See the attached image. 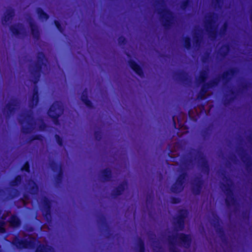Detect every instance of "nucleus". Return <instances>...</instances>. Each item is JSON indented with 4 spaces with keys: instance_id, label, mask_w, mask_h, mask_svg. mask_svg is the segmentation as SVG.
I'll return each mask as SVG.
<instances>
[{
    "instance_id": "obj_27",
    "label": "nucleus",
    "mask_w": 252,
    "mask_h": 252,
    "mask_svg": "<svg viewBox=\"0 0 252 252\" xmlns=\"http://www.w3.org/2000/svg\"><path fill=\"white\" fill-rule=\"evenodd\" d=\"M230 48L228 44L222 45L219 49L218 54L221 57L225 58L229 53Z\"/></svg>"
},
{
    "instance_id": "obj_20",
    "label": "nucleus",
    "mask_w": 252,
    "mask_h": 252,
    "mask_svg": "<svg viewBox=\"0 0 252 252\" xmlns=\"http://www.w3.org/2000/svg\"><path fill=\"white\" fill-rule=\"evenodd\" d=\"M177 120L178 124V129L186 130L184 132H187L188 127L185 125L187 123L186 115L183 113L181 112L180 116L177 117Z\"/></svg>"
},
{
    "instance_id": "obj_35",
    "label": "nucleus",
    "mask_w": 252,
    "mask_h": 252,
    "mask_svg": "<svg viewBox=\"0 0 252 252\" xmlns=\"http://www.w3.org/2000/svg\"><path fill=\"white\" fill-rule=\"evenodd\" d=\"M193 42L196 46H199L202 40V36L199 32H195L193 34Z\"/></svg>"
},
{
    "instance_id": "obj_55",
    "label": "nucleus",
    "mask_w": 252,
    "mask_h": 252,
    "mask_svg": "<svg viewBox=\"0 0 252 252\" xmlns=\"http://www.w3.org/2000/svg\"><path fill=\"white\" fill-rule=\"evenodd\" d=\"M95 139L97 141H100L102 137V133L100 131H95L94 133Z\"/></svg>"
},
{
    "instance_id": "obj_19",
    "label": "nucleus",
    "mask_w": 252,
    "mask_h": 252,
    "mask_svg": "<svg viewBox=\"0 0 252 252\" xmlns=\"http://www.w3.org/2000/svg\"><path fill=\"white\" fill-rule=\"evenodd\" d=\"M173 77L176 80L184 83L190 82V79L189 77L188 74L183 70L175 72L173 74Z\"/></svg>"
},
{
    "instance_id": "obj_45",
    "label": "nucleus",
    "mask_w": 252,
    "mask_h": 252,
    "mask_svg": "<svg viewBox=\"0 0 252 252\" xmlns=\"http://www.w3.org/2000/svg\"><path fill=\"white\" fill-rule=\"evenodd\" d=\"M210 58V54L209 52L204 53V55L201 58V61L203 63H206Z\"/></svg>"
},
{
    "instance_id": "obj_39",
    "label": "nucleus",
    "mask_w": 252,
    "mask_h": 252,
    "mask_svg": "<svg viewBox=\"0 0 252 252\" xmlns=\"http://www.w3.org/2000/svg\"><path fill=\"white\" fill-rule=\"evenodd\" d=\"M191 4L192 1L190 0H184L181 2L180 7L182 10H185Z\"/></svg>"
},
{
    "instance_id": "obj_25",
    "label": "nucleus",
    "mask_w": 252,
    "mask_h": 252,
    "mask_svg": "<svg viewBox=\"0 0 252 252\" xmlns=\"http://www.w3.org/2000/svg\"><path fill=\"white\" fill-rule=\"evenodd\" d=\"M209 73V69L207 67L205 69L200 71L199 76L196 79V82L199 84H204L208 78Z\"/></svg>"
},
{
    "instance_id": "obj_11",
    "label": "nucleus",
    "mask_w": 252,
    "mask_h": 252,
    "mask_svg": "<svg viewBox=\"0 0 252 252\" xmlns=\"http://www.w3.org/2000/svg\"><path fill=\"white\" fill-rule=\"evenodd\" d=\"M40 210L48 222L51 220V201L46 196L41 199Z\"/></svg>"
},
{
    "instance_id": "obj_28",
    "label": "nucleus",
    "mask_w": 252,
    "mask_h": 252,
    "mask_svg": "<svg viewBox=\"0 0 252 252\" xmlns=\"http://www.w3.org/2000/svg\"><path fill=\"white\" fill-rule=\"evenodd\" d=\"M81 99L82 101L88 107L93 108V106L91 101L88 99V90L87 89H84L83 91L81 96Z\"/></svg>"
},
{
    "instance_id": "obj_32",
    "label": "nucleus",
    "mask_w": 252,
    "mask_h": 252,
    "mask_svg": "<svg viewBox=\"0 0 252 252\" xmlns=\"http://www.w3.org/2000/svg\"><path fill=\"white\" fill-rule=\"evenodd\" d=\"M188 215V212L186 209L180 210L178 212V215L174 220H179L185 222V219Z\"/></svg>"
},
{
    "instance_id": "obj_10",
    "label": "nucleus",
    "mask_w": 252,
    "mask_h": 252,
    "mask_svg": "<svg viewBox=\"0 0 252 252\" xmlns=\"http://www.w3.org/2000/svg\"><path fill=\"white\" fill-rule=\"evenodd\" d=\"M37 242H39V241L35 237L32 236H29L28 239L20 240L19 239V234L17 233V249L19 248L34 249Z\"/></svg>"
},
{
    "instance_id": "obj_6",
    "label": "nucleus",
    "mask_w": 252,
    "mask_h": 252,
    "mask_svg": "<svg viewBox=\"0 0 252 252\" xmlns=\"http://www.w3.org/2000/svg\"><path fill=\"white\" fill-rule=\"evenodd\" d=\"M63 106L60 101H55L50 106L48 111V115L52 120L53 123L58 125L59 124V118L63 113Z\"/></svg>"
},
{
    "instance_id": "obj_48",
    "label": "nucleus",
    "mask_w": 252,
    "mask_h": 252,
    "mask_svg": "<svg viewBox=\"0 0 252 252\" xmlns=\"http://www.w3.org/2000/svg\"><path fill=\"white\" fill-rule=\"evenodd\" d=\"M194 111L193 110L190 109L188 112V115L189 119L193 121H197V116L194 115Z\"/></svg>"
},
{
    "instance_id": "obj_26",
    "label": "nucleus",
    "mask_w": 252,
    "mask_h": 252,
    "mask_svg": "<svg viewBox=\"0 0 252 252\" xmlns=\"http://www.w3.org/2000/svg\"><path fill=\"white\" fill-rule=\"evenodd\" d=\"M35 252H54L51 246L47 244H40L37 246Z\"/></svg>"
},
{
    "instance_id": "obj_23",
    "label": "nucleus",
    "mask_w": 252,
    "mask_h": 252,
    "mask_svg": "<svg viewBox=\"0 0 252 252\" xmlns=\"http://www.w3.org/2000/svg\"><path fill=\"white\" fill-rule=\"evenodd\" d=\"M130 67L139 76L143 77L144 73L141 67L134 61L129 60L128 62Z\"/></svg>"
},
{
    "instance_id": "obj_3",
    "label": "nucleus",
    "mask_w": 252,
    "mask_h": 252,
    "mask_svg": "<svg viewBox=\"0 0 252 252\" xmlns=\"http://www.w3.org/2000/svg\"><path fill=\"white\" fill-rule=\"evenodd\" d=\"M156 5L163 7L158 8L157 12L159 15V21L161 25L166 29H170L175 20L174 13L166 7L165 0H155Z\"/></svg>"
},
{
    "instance_id": "obj_14",
    "label": "nucleus",
    "mask_w": 252,
    "mask_h": 252,
    "mask_svg": "<svg viewBox=\"0 0 252 252\" xmlns=\"http://www.w3.org/2000/svg\"><path fill=\"white\" fill-rule=\"evenodd\" d=\"M31 29V34L33 38L37 40H39L40 37V32L38 27L35 23L32 18L29 16L26 19Z\"/></svg>"
},
{
    "instance_id": "obj_44",
    "label": "nucleus",
    "mask_w": 252,
    "mask_h": 252,
    "mask_svg": "<svg viewBox=\"0 0 252 252\" xmlns=\"http://www.w3.org/2000/svg\"><path fill=\"white\" fill-rule=\"evenodd\" d=\"M59 171L58 174L55 177L56 182L58 184H60L62 182L63 177V171L62 169H61Z\"/></svg>"
},
{
    "instance_id": "obj_46",
    "label": "nucleus",
    "mask_w": 252,
    "mask_h": 252,
    "mask_svg": "<svg viewBox=\"0 0 252 252\" xmlns=\"http://www.w3.org/2000/svg\"><path fill=\"white\" fill-rule=\"evenodd\" d=\"M222 3L223 0H212V4L215 8H221Z\"/></svg>"
},
{
    "instance_id": "obj_24",
    "label": "nucleus",
    "mask_w": 252,
    "mask_h": 252,
    "mask_svg": "<svg viewBox=\"0 0 252 252\" xmlns=\"http://www.w3.org/2000/svg\"><path fill=\"white\" fill-rule=\"evenodd\" d=\"M99 176L103 182L110 181L112 178L111 170L109 168H106L101 170Z\"/></svg>"
},
{
    "instance_id": "obj_5",
    "label": "nucleus",
    "mask_w": 252,
    "mask_h": 252,
    "mask_svg": "<svg viewBox=\"0 0 252 252\" xmlns=\"http://www.w3.org/2000/svg\"><path fill=\"white\" fill-rule=\"evenodd\" d=\"M217 18V14L214 12H210L205 17L204 27L208 33L209 37L214 40L218 35L217 26H214Z\"/></svg>"
},
{
    "instance_id": "obj_43",
    "label": "nucleus",
    "mask_w": 252,
    "mask_h": 252,
    "mask_svg": "<svg viewBox=\"0 0 252 252\" xmlns=\"http://www.w3.org/2000/svg\"><path fill=\"white\" fill-rule=\"evenodd\" d=\"M154 199V194L153 191L149 193L146 196V204L147 205L152 204Z\"/></svg>"
},
{
    "instance_id": "obj_22",
    "label": "nucleus",
    "mask_w": 252,
    "mask_h": 252,
    "mask_svg": "<svg viewBox=\"0 0 252 252\" xmlns=\"http://www.w3.org/2000/svg\"><path fill=\"white\" fill-rule=\"evenodd\" d=\"M97 222L99 226L103 229L105 232H109V227L107 223L105 217L103 215L100 214L97 216Z\"/></svg>"
},
{
    "instance_id": "obj_59",
    "label": "nucleus",
    "mask_w": 252,
    "mask_h": 252,
    "mask_svg": "<svg viewBox=\"0 0 252 252\" xmlns=\"http://www.w3.org/2000/svg\"><path fill=\"white\" fill-rule=\"evenodd\" d=\"M55 138L58 145L60 146H62L63 143V139L58 134L55 135Z\"/></svg>"
},
{
    "instance_id": "obj_47",
    "label": "nucleus",
    "mask_w": 252,
    "mask_h": 252,
    "mask_svg": "<svg viewBox=\"0 0 252 252\" xmlns=\"http://www.w3.org/2000/svg\"><path fill=\"white\" fill-rule=\"evenodd\" d=\"M136 246L138 249L145 248V244L144 241L140 237H139L137 239Z\"/></svg>"
},
{
    "instance_id": "obj_2",
    "label": "nucleus",
    "mask_w": 252,
    "mask_h": 252,
    "mask_svg": "<svg viewBox=\"0 0 252 252\" xmlns=\"http://www.w3.org/2000/svg\"><path fill=\"white\" fill-rule=\"evenodd\" d=\"M167 241L169 252H180L176 248V245L187 248H189L191 243L192 238L190 234L179 233L169 236Z\"/></svg>"
},
{
    "instance_id": "obj_64",
    "label": "nucleus",
    "mask_w": 252,
    "mask_h": 252,
    "mask_svg": "<svg viewBox=\"0 0 252 252\" xmlns=\"http://www.w3.org/2000/svg\"><path fill=\"white\" fill-rule=\"evenodd\" d=\"M12 245L13 247H16V235H13V239L12 241Z\"/></svg>"
},
{
    "instance_id": "obj_7",
    "label": "nucleus",
    "mask_w": 252,
    "mask_h": 252,
    "mask_svg": "<svg viewBox=\"0 0 252 252\" xmlns=\"http://www.w3.org/2000/svg\"><path fill=\"white\" fill-rule=\"evenodd\" d=\"M25 189L28 191V193H25L23 194V202L26 206L30 200L29 194L35 195L38 191V187L36 183L32 179H29L25 185Z\"/></svg>"
},
{
    "instance_id": "obj_56",
    "label": "nucleus",
    "mask_w": 252,
    "mask_h": 252,
    "mask_svg": "<svg viewBox=\"0 0 252 252\" xmlns=\"http://www.w3.org/2000/svg\"><path fill=\"white\" fill-rule=\"evenodd\" d=\"M234 99V97H230L229 98H226L223 99V103L224 106H226L228 105L232 101H233Z\"/></svg>"
},
{
    "instance_id": "obj_1",
    "label": "nucleus",
    "mask_w": 252,
    "mask_h": 252,
    "mask_svg": "<svg viewBox=\"0 0 252 252\" xmlns=\"http://www.w3.org/2000/svg\"><path fill=\"white\" fill-rule=\"evenodd\" d=\"M37 61L30 63L28 70L31 76V81L34 84L32 94L29 96L28 106L30 109L23 112L21 115L23 121L26 125L21 127V132L24 134H30L34 130L36 122L34 118V114L32 109L36 106L39 102L38 89L36 86L39 81L42 73V66H46L44 63L47 60L42 52H39L36 55Z\"/></svg>"
},
{
    "instance_id": "obj_38",
    "label": "nucleus",
    "mask_w": 252,
    "mask_h": 252,
    "mask_svg": "<svg viewBox=\"0 0 252 252\" xmlns=\"http://www.w3.org/2000/svg\"><path fill=\"white\" fill-rule=\"evenodd\" d=\"M228 26V25L227 22H224L222 25L219 32V34L220 36H223L226 34Z\"/></svg>"
},
{
    "instance_id": "obj_50",
    "label": "nucleus",
    "mask_w": 252,
    "mask_h": 252,
    "mask_svg": "<svg viewBox=\"0 0 252 252\" xmlns=\"http://www.w3.org/2000/svg\"><path fill=\"white\" fill-rule=\"evenodd\" d=\"M10 223L13 229L16 228V213H13L12 215Z\"/></svg>"
},
{
    "instance_id": "obj_40",
    "label": "nucleus",
    "mask_w": 252,
    "mask_h": 252,
    "mask_svg": "<svg viewBox=\"0 0 252 252\" xmlns=\"http://www.w3.org/2000/svg\"><path fill=\"white\" fill-rule=\"evenodd\" d=\"M11 184L12 190V198H14L16 197V176H14L13 177L11 182Z\"/></svg>"
},
{
    "instance_id": "obj_21",
    "label": "nucleus",
    "mask_w": 252,
    "mask_h": 252,
    "mask_svg": "<svg viewBox=\"0 0 252 252\" xmlns=\"http://www.w3.org/2000/svg\"><path fill=\"white\" fill-rule=\"evenodd\" d=\"M126 187L127 183L126 181H124L112 190L111 196L113 198H116L118 196L121 195Z\"/></svg>"
},
{
    "instance_id": "obj_18",
    "label": "nucleus",
    "mask_w": 252,
    "mask_h": 252,
    "mask_svg": "<svg viewBox=\"0 0 252 252\" xmlns=\"http://www.w3.org/2000/svg\"><path fill=\"white\" fill-rule=\"evenodd\" d=\"M181 148V145L179 142H175L173 144H168L167 147L169 152L168 156L171 158H174L176 156H179V154L177 152L179 149Z\"/></svg>"
},
{
    "instance_id": "obj_53",
    "label": "nucleus",
    "mask_w": 252,
    "mask_h": 252,
    "mask_svg": "<svg viewBox=\"0 0 252 252\" xmlns=\"http://www.w3.org/2000/svg\"><path fill=\"white\" fill-rule=\"evenodd\" d=\"M241 216L243 219L245 220H249L250 218V212L247 210L243 211Z\"/></svg>"
},
{
    "instance_id": "obj_33",
    "label": "nucleus",
    "mask_w": 252,
    "mask_h": 252,
    "mask_svg": "<svg viewBox=\"0 0 252 252\" xmlns=\"http://www.w3.org/2000/svg\"><path fill=\"white\" fill-rule=\"evenodd\" d=\"M175 221L173 222V224L177 230L183 231L185 228V222L183 221L175 220Z\"/></svg>"
},
{
    "instance_id": "obj_13",
    "label": "nucleus",
    "mask_w": 252,
    "mask_h": 252,
    "mask_svg": "<svg viewBox=\"0 0 252 252\" xmlns=\"http://www.w3.org/2000/svg\"><path fill=\"white\" fill-rule=\"evenodd\" d=\"M204 184V181L201 177H196L191 183V190L195 195H198L201 193V190Z\"/></svg>"
},
{
    "instance_id": "obj_17",
    "label": "nucleus",
    "mask_w": 252,
    "mask_h": 252,
    "mask_svg": "<svg viewBox=\"0 0 252 252\" xmlns=\"http://www.w3.org/2000/svg\"><path fill=\"white\" fill-rule=\"evenodd\" d=\"M3 113L9 116L16 113V97L13 96L11 102L7 103L2 110Z\"/></svg>"
},
{
    "instance_id": "obj_42",
    "label": "nucleus",
    "mask_w": 252,
    "mask_h": 252,
    "mask_svg": "<svg viewBox=\"0 0 252 252\" xmlns=\"http://www.w3.org/2000/svg\"><path fill=\"white\" fill-rule=\"evenodd\" d=\"M42 136L40 134H36L34 135H32L29 137L27 141V142L29 143H31L33 141L35 140H42Z\"/></svg>"
},
{
    "instance_id": "obj_57",
    "label": "nucleus",
    "mask_w": 252,
    "mask_h": 252,
    "mask_svg": "<svg viewBox=\"0 0 252 252\" xmlns=\"http://www.w3.org/2000/svg\"><path fill=\"white\" fill-rule=\"evenodd\" d=\"M251 86V84L249 82H246L244 83H243L241 85V88L240 90H241L242 91L246 90L248 88H249Z\"/></svg>"
},
{
    "instance_id": "obj_4",
    "label": "nucleus",
    "mask_w": 252,
    "mask_h": 252,
    "mask_svg": "<svg viewBox=\"0 0 252 252\" xmlns=\"http://www.w3.org/2000/svg\"><path fill=\"white\" fill-rule=\"evenodd\" d=\"M225 171H222L221 172V176L222 177L223 181L227 182L226 184L221 183L220 188L225 193L226 197L225 202L227 206L235 205L236 204V199L234 196V194L231 187L232 185V181L228 176L225 175Z\"/></svg>"
},
{
    "instance_id": "obj_31",
    "label": "nucleus",
    "mask_w": 252,
    "mask_h": 252,
    "mask_svg": "<svg viewBox=\"0 0 252 252\" xmlns=\"http://www.w3.org/2000/svg\"><path fill=\"white\" fill-rule=\"evenodd\" d=\"M36 12L38 15L39 19L41 20H47L49 18V15L40 7H37L36 8Z\"/></svg>"
},
{
    "instance_id": "obj_15",
    "label": "nucleus",
    "mask_w": 252,
    "mask_h": 252,
    "mask_svg": "<svg viewBox=\"0 0 252 252\" xmlns=\"http://www.w3.org/2000/svg\"><path fill=\"white\" fill-rule=\"evenodd\" d=\"M238 72V69L235 67L230 68L228 70L224 71L219 77L220 80L223 81V85H226L231 80L232 77Z\"/></svg>"
},
{
    "instance_id": "obj_51",
    "label": "nucleus",
    "mask_w": 252,
    "mask_h": 252,
    "mask_svg": "<svg viewBox=\"0 0 252 252\" xmlns=\"http://www.w3.org/2000/svg\"><path fill=\"white\" fill-rule=\"evenodd\" d=\"M5 222L3 220H0V233H4L6 232L5 228Z\"/></svg>"
},
{
    "instance_id": "obj_16",
    "label": "nucleus",
    "mask_w": 252,
    "mask_h": 252,
    "mask_svg": "<svg viewBox=\"0 0 252 252\" xmlns=\"http://www.w3.org/2000/svg\"><path fill=\"white\" fill-rule=\"evenodd\" d=\"M14 15L15 11L14 9H7L1 18L2 25L4 27L9 26Z\"/></svg>"
},
{
    "instance_id": "obj_29",
    "label": "nucleus",
    "mask_w": 252,
    "mask_h": 252,
    "mask_svg": "<svg viewBox=\"0 0 252 252\" xmlns=\"http://www.w3.org/2000/svg\"><path fill=\"white\" fill-rule=\"evenodd\" d=\"M209 89L210 88H208V86H206L205 83L203 84L199 93L197 94V98L201 100H203L206 98V94L208 93Z\"/></svg>"
},
{
    "instance_id": "obj_61",
    "label": "nucleus",
    "mask_w": 252,
    "mask_h": 252,
    "mask_svg": "<svg viewBox=\"0 0 252 252\" xmlns=\"http://www.w3.org/2000/svg\"><path fill=\"white\" fill-rule=\"evenodd\" d=\"M181 201V200L179 198L172 197L171 198V202L173 204H178Z\"/></svg>"
},
{
    "instance_id": "obj_34",
    "label": "nucleus",
    "mask_w": 252,
    "mask_h": 252,
    "mask_svg": "<svg viewBox=\"0 0 252 252\" xmlns=\"http://www.w3.org/2000/svg\"><path fill=\"white\" fill-rule=\"evenodd\" d=\"M184 186H182L176 183H174L171 187L170 190L171 192L177 193L181 192L184 189Z\"/></svg>"
},
{
    "instance_id": "obj_54",
    "label": "nucleus",
    "mask_w": 252,
    "mask_h": 252,
    "mask_svg": "<svg viewBox=\"0 0 252 252\" xmlns=\"http://www.w3.org/2000/svg\"><path fill=\"white\" fill-rule=\"evenodd\" d=\"M9 30L13 36H16V23H13L9 26Z\"/></svg>"
},
{
    "instance_id": "obj_62",
    "label": "nucleus",
    "mask_w": 252,
    "mask_h": 252,
    "mask_svg": "<svg viewBox=\"0 0 252 252\" xmlns=\"http://www.w3.org/2000/svg\"><path fill=\"white\" fill-rule=\"evenodd\" d=\"M229 159L233 162H236L237 161V158L236 156L234 154H232L229 157Z\"/></svg>"
},
{
    "instance_id": "obj_37",
    "label": "nucleus",
    "mask_w": 252,
    "mask_h": 252,
    "mask_svg": "<svg viewBox=\"0 0 252 252\" xmlns=\"http://www.w3.org/2000/svg\"><path fill=\"white\" fill-rule=\"evenodd\" d=\"M49 165L52 170L54 172H57L60 171V170L62 168L61 166H59V165L53 160H50L49 163Z\"/></svg>"
},
{
    "instance_id": "obj_52",
    "label": "nucleus",
    "mask_w": 252,
    "mask_h": 252,
    "mask_svg": "<svg viewBox=\"0 0 252 252\" xmlns=\"http://www.w3.org/2000/svg\"><path fill=\"white\" fill-rule=\"evenodd\" d=\"M118 42L120 45H125L126 43V39L123 36H121L118 37Z\"/></svg>"
},
{
    "instance_id": "obj_60",
    "label": "nucleus",
    "mask_w": 252,
    "mask_h": 252,
    "mask_svg": "<svg viewBox=\"0 0 252 252\" xmlns=\"http://www.w3.org/2000/svg\"><path fill=\"white\" fill-rule=\"evenodd\" d=\"M192 162V160L191 159H187L182 162L183 165H184L186 167L189 166Z\"/></svg>"
},
{
    "instance_id": "obj_41",
    "label": "nucleus",
    "mask_w": 252,
    "mask_h": 252,
    "mask_svg": "<svg viewBox=\"0 0 252 252\" xmlns=\"http://www.w3.org/2000/svg\"><path fill=\"white\" fill-rule=\"evenodd\" d=\"M183 40L185 48L187 50H189L191 48L190 38L188 36H186L183 38Z\"/></svg>"
},
{
    "instance_id": "obj_30",
    "label": "nucleus",
    "mask_w": 252,
    "mask_h": 252,
    "mask_svg": "<svg viewBox=\"0 0 252 252\" xmlns=\"http://www.w3.org/2000/svg\"><path fill=\"white\" fill-rule=\"evenodd\" d=\"M188 177V173L186 171H183L177 178L175 183L184 186L186 179Z\"/></svg>"
},
{
    "instance_id": "obj_9",
    "label": "nucleus",
    "mask_w": 252,
    "mask_h": 252,
    "mask_svg": "<svg viewBox=\"0 0 252 252\" xmlns=\"http://www.w3.org/2000/svg\"><path fill=\"white\" fill-rule=\"evenodd\" d=\"M236 152L245 165V169L248 172L252 171V159L242 147H237Z\"/></svg>"
},
{
    "instance_id": "obj_12",
    "label": "nucleus",
    "mask_w": 252,
    "mask_h": 252,
    "mask_svg": "<svg viewBox=\"0 0 252 252\" xmlns=\"http://www.w3.org/2000/svg\"><path fill=\"white\" fill-rule=\"evenodd\" d=\"M195 159L198 160L199 166L201 172L206 175H208L210 172V167L208 161L204 154L202 152L198 151L196 153Z\"/></svg>"
},
{
    "instance_id": "obj_58",
    "label": "nucleus",
    "mask_w": 252,
    "mask_h": 252,
    "mask_svg": "<svg viewBox=\"0 0 252 252\" xmlns=\"http://www.w3.org/2000/svg\"><path fill=\"white\" fill-rule=\"evenodd\" d=\"M54 24L56 27V28H57V29L62 33L63 32V28H62L60 23L58 21H57V20H55L54 21Z\"/></svg>"
},
{
    "instance_id": "obj_36",
    "label": "nucleus",
    "mask_w": 252,
    "mask_h": 252,
    "mask_svg": "<svg viewBox=\"0 0 252 252\" xmlns=\"http://www.w3.org/2000/svg\"><path fill=\"white\" fill-rule=\"evenodd\" d=\"M220 77H217L214 79L210 81L208 83H206V86H208V88H211L213 87L217 86L220 82Z\"/></svg>"
},
{
    "instance_id": "obj_8",
    "label": "nucleus",
    "mask_w": 252,
    "mask_h": 252,
    "mask_svg": "<svg viewBox=\"0 0 252 252\" xmlns=\"http://www.w3.org/2000/svg\"><path fill=\"white\" fill-rule=\"evenodd\" d=\"M212 224L214 226L216 233L219 235L222 242L227 241L226 237L223 228L220 226L221 220L218 215L215 212L212 213Z\"/></svg>"
},
{
    "instance_id": "obj_63",
    "label": "nucleus",
    "mask_w": 252,
    "mask_h": 252,
    "mask_svg": "<svg viewBox=\"0 0 252 252\" xmlns=\"http://www.w3.org/2000/svg\"><path fill=\"white\" fill-rule=\"evenodd\" d=\"M22 177L21 175H17V187L21 183Z\"/></svg>"
},
{
    "instance_id": "obj_49",
    "label": "nucleus",
    "mask_w": 252,
    "mask_h": 252,
    "mask_svg": "<svg viewBox=\"0 0 252 252\" xmlns=\"http://www.w3.org/2000/svg\"><path fill=\"white\" fill-rule=\"evenodd\" d=\"M21 170L22 171H26L27 173L30 172V164L28 161H26L24 164L23 166H22Z\"/></svg>"
}]
</instances>
